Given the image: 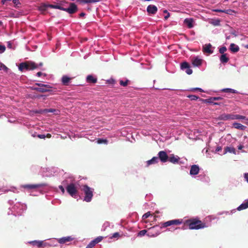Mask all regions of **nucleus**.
I'll return each instance as SVG.
<instances>
[{
	"label": "nucleus",
	"instance_id": "f257e3e1",
	"mask_svg": "<svg viewBox=\"0 0 248 248\" xmlns=\"http://www.w3.org/2000/svg\"><path fill=\"white\" fill-rule=\"evenodd\" d=\"M62 3L57 4H47L45 5V7L46 8H50L52 9H59L65 12H66L68 14L72 15L76 12H77L78 10V7L77 5L75 3H70L69 4V6L68 8H64L62 6Z\"/></svg>",
	"mask_w": 248,
	"mask_h": 248
},
{
	"label": "nucleus",
	"instance_id": "f03ea898",
	"mask_svg": "<svg viewBox=\"0 0 248 248\" xmlns=\"http://www.w3.org/2000/svg\"><path fill=\"white\" fill-rule=\"evenodd\" d=\"M26 209V204L16 202L15 203L14 206L9 208L10 211L8 212V214L14 215L15 216H21Z\"/></svg>",
	"mask_w": 248,
	"mask_h": 248
},
{
	"label": "nucleus",
	"instance_id": "7ed1b4c3",
	"mask_svg": "<svg viewBox=\"0 0 248 248\" xmlns=\"http://www.w3.org/2000/svg\"><path fill=\"white\" fill-rule=\"evenodd\" d=\"M189 229L190 230H199L207 228L209 225H206L205 223L197 218H193L186 220Z\"/></svg>",
	"mask_w": 248,
	"mask_h": 248
},
{
	"label": "nucleus",
	"instance_id": "20e7f679",
	"mask_svg": "<svg viewBox=\"0 0 248 248\" xmlns=\"http://www.w3.org/2000/svg\"><path fill=\"white\" fill-rule=\"evenodd\" d=\"M200 171V168L198 165H192L191 166L189 174L192 178H196L198 180L204 181V180L206 182H208L209 179L208 178H206L204 175H200L196 176Z\"/></svg>",
	"mask_w": 248,
	"mask_h": 248
},
{
	"label": "nucleus",
	"instance_id": "39448f33",
	"mask_svg": "<svg viewBox=\"0 0 248 248\" xmlns=\"http://www.w3.org/2000/svg\"><path fill=\"white\" fill-rule=\"evenodd\" d=\"M219 120L228 121L230 120H246V116L238 114L223 113L219 115L217 118Z\"/></svg>",
	"mask_w": 248,
	"mask_h": 248
},
{
	"label": "nucleus",
	"instance_id": "423d86ee",
	"mask_svg": "<svg viewBox=\"0 0 248 248\" xmlns=\"http://www.w3.org/2000/svg\"><path fill=\"white\" fill-rule=\"evenodd\" d=\"M82 191L84 192L85 196L84 197V201L87 202H90L93 197V192L94 189L86 185H83L81 189Z\"/></svg>",
	"mask_w": 248,
	"mask_h": 248
},
{
	"label": "nucleus",
	"instance_id": "0eeeda50",
	"mask_svg": "<svg viewBox=\"0 0 248 248\" xmlns=\"http://www.w3.org/2000/svg\"><path fill=\"white\" fill-rule=\"evenodd\" d=\"M36 85H37L38 87H33L32 89L33 90L37 91L40 93H45V92H51V90H50V88L52 87L48 84H44L42 83H35Z\"/></svg>",
	"mask_w": 248,
	"mask_h": 248
},
{
	"label": "nucleus",
	"instance_id": "6e6552de",
	"mask_svg": "<svg viewBox=\"0 0 248 248\" xmlns=\"http://www.w3.org/2000/svg\"><path fill=\"white\" fill-rule=\"evenodd\" d=\"M66 190L67 192L73 197L75 198L77 193V190L75 185L71 183L66 186Z\"/></svg>",
	"mask_w": 248,
	"mask_h": 248
},
{
	"label": "nucleus",
	"instance_id": "1a4fd4ad",
	"mask_svg": "<svg viewBox=\"0 0 248 248\" xmlns=\"http://www.w3.org/2000/svg\"><path fill=\"white\" fill-rule=\"evenodd\" d=\"M46 183H40V184H26V185H23L21 186V187L24 188V189H35L37 188H40L44 186H46Z\"/></svg>",
	"mask_w": 248,
	"mask_h": 248
},
{
	"label": "nucleus",
	"instance_id": "9d476101",
	"mask_svg": "<svg viewBox=\"0 0 248 248\" xmlns=\"http://www.w3.org/2000/svg\"><path fill=\"white\" fill-rule=\"evenodd\" d=\"M182 220L181 219H176L170 220L163 223L162 225L161 228L167 227L173 225H178L182 224Z\"/></svg>",
	"mask_w": 248,
	"mask_h": 248
},
{
	"label": "nucleus",
	"instance_id": "9b49d317",
	"mask_svg": "<svg viewBox=\"0 0 248 248\" xmlns=\"http://www.w3.org/2000/svg\"><path fill=\"white\" fill-rule=\"evenodd\" d=\"M158 158L161 162L163 163L166 162L168 160L169 156L167 153L164 151H161L158 153Z\"/></svg>",
	"mask_w": 248,
	"mask_h": 248
},
{
	"label": "nucleus",
	"instance_id": "f8f14e48",
	"mask_svg": "<svg viewBox=\"0 0 248 248\" xmlns=\"http://www.w3.org/2000/svg\"><path fill=\"white\" fill-rule=\"evenodd\" d=\"M181 69L186 70L185 72L187 75H191L192 73V70L190 68L189 64L187 62H183L181 64Z\"/></svg>",
	"mask_w": 248,
	"mask_h": 248
},
{
	"label": "nucleus",
	"instance_id": "ddd939ff",
	"mask_svg": "<svg viewBox=\"0 0 248 248\" xmlns=\"http://www.w3.org/2000/svg\"><path fill=\"white\" fill-rule=\"evenodd\" d=\"M74 240V238L71 236L62 237L60 238H57V242L60 244H64L67 242L71 241Z\"/></svg>",
	"mask_w": 248,
	"mask_h": 248
},
{
	"label": "nucleus",
	"instance_id": "4468645a",
	"mask_svg": "<svg viewBox=\"0 0 248 248\" xmlns=\"http://www.w3.org/2000/svg\"><path fill=\"white\" fill-rule=\"evenodd\" d=\"M202 61L198 56H196L192 59V64L194 67H199L202 64Z\"/></svg>",
	"mask_w": 248,
	"mask_h": 248
},
{
	"label": "nucleus",
	"instance_id": "2eb2a0df",
	"mask_svg": "<svg viewBox=\"0 0 248 248\" xmlns=\"http://www.w3.org/2000/svg\"><path fill=\"white\" fill-rule=\"evenodd\" d=\"M202 51L204 53H208L209 54H212L214 51L213 49H212V46L211 44L209 43L203 46Z\"/></svg>",
	"mask_w": 248,
	"mask_h": 248
},
{
	"label": "nucleus",
	"instance_id": "dca6fc26",
	"mask_svg": "<svg viewBox=\"0 0 248 248\" xmlns=\"http://www.w3.org/2000/svg\"><path fill=\"white\" fill-rule=\"evenodd\" d=\"M157 11V8L155 5H149L147 7V12L149 14L154 15L156 14Z\"/></svg>",
	"mask_w": 248,
	"mask_h": 248
},
{
	"label": "nucleus",
	"instance_id": "f3484780",
	"mask_svg": "<svg viewBox=\"0 0 248 248\" xmlns=\"http://www.w3.org/2000/svg\"><path fill=\"white\" fill-rule=\"evenodd\" d=\"M180 160V157L177 156L175 155L174 154H171L169 156L168 158V161H169L170 162L173 163V164H177L179 163V160Z\"/></svg>",
	"mask_w": 248,
	"mask_h": 248
},
{
	"label": "nucleus",
	"instance_id": "a211bd4d",
	"mask_svg": "<svg viewBox=\"0 0 248 248\" xmlns=\"http://www.w3.org/2000/svg\"><path fill=\"white\" fill-rule=\"evenodd\" d=\"M43 246L49 247H56L58 246L57 238L50 239L49 242L43 243Z\"/></svg>",
	"mask_w": 248,
	"mask_h": 248
},
{
	"label": "nucleus",
	"instance_id": "6ab92c4d",
	"mask_svg": "<svg viewBox=\"0 0 248 248\" xmlns=\"http://www.w3.org/2000/svg\"><path fill=\"white\" fill-rule=\"evenodd\" d=\"M28 244L32 245L33 246H37L38 248L41 247L43 245V241L33 240L28 241Z\"/></svg>",
	"mask_w": 248,
	"mask_h": 248
},
{
	"label": "nucleus",
	"instance_id": "aec40b11",
	"mask_svg": "<svg viewBox=\"0 0 248 248\" xmlns=\"http://www.w3.org/2000/svg\"><path fill=\"white\" fill-rule=\"evenodd\" d=\"M220 92H224V93H238L239 92L234 89H232V88H223L220 90ZM242 94H246V93H240Z\"/></svg>",
	"mask_w": 248,
	"mask_h": 248
},
{
	"label": "nucleus",
	"instance_id": "412c9836",
	"mask_svg": "<svg viewBox=\"0 0 248 248\" xmlns=\"http://www.w3.org/2000/svg\"><path fill=\"white\" fill-rule=\"evenodd\" d=\"M158 162V158L157 156H154L152 159L146 161V166L148 167L152 164H155Z\"/></svg>",
	"mask_w": 248,
	"mask_h": 248
},
{
	"label": "nucleus",
	"instance_id": "4be33fe9",
	"mask_svg": "<svg viewBox=\"0 0 248 248\" xmlns=\"http://www.w3.org/2000/svg\"><path fill=\"white\" fill-rule=\"evenodd\" d=\"M184 23L186 25L189 29L193 27V20L192 18H186L184 20Z\"/></svg>",
	"mask_w": 248,
	"mask_h": 248
},
{
	"label": "nucleus",
	"instance_id": "5701e85b",
	"mask_svg": "<svg viewBox=\"0 0 248 248\" xmlns=\"http://www.w3.org/2000/svg\"><path fill=\"white\" fill-rule=\"evenodd\" d=\"M232 125L234 128L241 130H245L246 128V126L236 122L233 123Z\"/></svg>",
	"mask_w": 248,
	"mask_h": 248
},
{
	"label": "nucleus",
	"instance_id": "b1692460",
	"mask_svg": "<svg viewBox=\"0 0 248 248\" xmlns=\"http://www.w3.org/2000/svg\"><path fill=\"white\" fill-rule=\"evenodd\" d=\"M224 151H225V152H224V154H225L227 153H232L234 155L236 154L235 149L232 147L227 146L225 148Z\"/></svg>",
	"mask_w": 248,
	"mask_h": 248
},
{
	"label": "nucleus",
	"instance_id": "393cba45",
	"mask_svg": "<svg viewBox=\"0 0 248 248\" xmlns=\"http://www.w3.org/2000/svg\"><path fill=\"white\" fill-rule=\"evenodd\" d=\"M213 99V97H211L209 98H207V99H204L203 100V102L204 103H209V104H212L213 105H220L221 104L220 103H218V102H214V100Z\"/></svg>",
	"mask_w": 248,
	"mask_h": 248
},
{
	"label": "nucleus",
	"instance_id": "a878e982",
	"mask_svg": "<svg viewBox=\"0 0 248 248\" xmlns=\"http://www.w3.org/2000/svg\"><path fill=\"white\" fill-rule=\"evenodd\" d=\"M27 62L28 70H31L36 69L38 67L37 64L33 62Z\"/></svg>",
	"mask_w": 248,
	"mask_h": 248
},
{
	"label": "nucleus",
	"instance_id": "bb28decb",
	"mask_svg": "<svg viewBox=\"0 0 248 248\" xmlns=\"http://www.w3.org/2000/svg\"><path fill=\"white\" fill-rule=\"evenodd\" d=\"M248 208V200L245 201L242 204H241L237 208V210L241 211L242 210L246 209Z\"/></svg>",
	"mask_w": 248,
	"mask_h": 248
},
{
	"label": "nucleus",
	"instance_id": "cd10ccee",
	"mask_svg": "<svg viewBox=\"0 0 248 248\" xmlns=\"http://www.w3.org/2000/svg\"><path fill=\"white\" fill-rule=\"evenodd\" d=\"M230 49L232 52L235 53L239 50V47L237 45L232 43L230 46Z\"/></svg>",
	"mask_w": 248,
	"mask_h": 248
},
{
	"label": "nucleus",
	"instance_id": "c85d7f7f",
	"mask_svg": "<svg viewBox=\"0 0 248 248\" xmlns=\"http://www.w3.org/2000/svg\"><path fill=\"white\" fill-rule=\"evenodd\" d=\"M86 80L88 83H95L97 82V78H94L91 75H89L87 77Z\"/></svg>",
	"mask_w": 248,
	"mask_h": 248
},
{
	"label": "nucleus",
	"instance_id": "c756f323",
	"mask_svg": "<svg viewBox=\"0 0 248 248\" xmlns=\"http://www.w3.org/2000/svg\"><path fill=\"white\" fill-rule=\"evenodd\" d=\"M28 67L27 62H21L19 64V65L18 66V69L20 71H23L24 69H26V70H28Z\"/></svg>",
	"mask_w": 248,
	"mask_h": 248
},
{
	"label": "nucleus",
	"instance_id": "7c9ffc66",
	"mask_svg": "<svg viewBox=\"0 0 248 248\" xmlns=\"http://www.w3.org/2000/svg\"><path fill=\"white\" fill-rule=\"evenodd\" d=\"M70 80V78L66 75H64L62 78V82L64 85H67Z\"/></svg>",
	"mask_w": 248,
	"mask_h": 248
},
{
	"label": "nucleus",
	"instance_id": "2f4dec72",
	"mask_svg": "<svg viewBox=\"0 0 248 248\" xmlns=\"http://www.w3.org/2000/svg\"><path fill=\"white\" fill-rule=\"evenodd\" d=\"M236 211V209H233L232 210L230 211H222V212H219L217 213V215L220 216L222 215H230L233 214Z\"/></svg>",
	"mask_w": 248,
	"mask_h": 248
},
{
	"label": "nucleus",
	"instance_id": "473e14b6",
	"mask_svg": "<svg viewBox=\"0 0 248 248\" xmlns=\"http://www.w3.org/2000/svg\"><path fill=\"white\" fill-rule=\"evenodd\" d=\"M229 58L226 54H222L220 57V61L223 63H227L229 61Z\"/></svg>",
	"mask_w": 248,
	"mask_h": 248
},
{
	"label": "nucleus",
	"instance_id": "72a5a7b5",
	"mask_svg": "<svg viewBox=\"0 0 248 248\" xmlns=\"http://www.w3.org/2000/svg\"><path fill=\"white\" fill-rule=\"evenodd\" d=\"M97 143L98 144H107L108 143V140L106 139L98 138L97 139Z\"/></svg>",
	"mask_w": 248,
	"mask_h": 248
},
{
	"label": "nucleus",
	"instance_id": "f704fd0d",
	"mask_svg": "<svg viewBox=\"0 0 248 248\" xmlns=\"http://www.w3.org/2000/svg\"><path fill=\"white\" fill-rule=\"evenodd\" d=\"M102 239H103L102 236H98V237H96V238H95L94 239H93V241L96 245V244L101 242Z\"/></svg>",
	"mask_w": 248,
	"mask_h": 248
},
{
	"label": "nucleus",
	"instance_id": "c9c22d12",
	"mask_svg": "<svg viewBox=\"0 0 248 248\" xmlns=\"http://www.w3.org/2000/svg\"><path fill=\"white\" fill-rule=\"evenodd\" d=\"M187 97L191 100H197L199 98V97L198 96H196L195 95H188Z\"/></svg>",
	"mask_w": 248,
	"mask_h": 248
},
{
	"label": "nucleus",
	"instance_id": "e433bc0d",
	"mask_svg": "<svg viewBox=\"0 0 248 248\" xmlns=\"http://www.w3.org/2000/svg\"><path fill=\"white\" fill-rule=\"evenodd\" d=\"M159 233H160L159 232H158V233H156L155 234H154V233H153L152 232H148L147 234V235L150 237H156L157 235H158L159 234Z\"/></svg>",
	"mask_w": 248,
	"mask_h": 248
},
{
	"label": "nucleus",
	"instance_id": "4c0bfd02",
	"mask_svg": "<svg viewBox=\"0 0 248 248\" xmlns=\"http://www.w3.org/2000/svg\"><path fill=\"white\" fill-rule=\"evenodd\" d=\"M8 68L2 63L0 62V70H3L7 71Z\"/></svg>",
	"mask_w": 248,
	"mask_h": 248
},
{
	"label": "nucleus",
	"instance_id": "58836bf2",
	"mask_svg": "<svg viewBox=\"0 0 248 248\" xmlns=\"http://www.w3.org/2000/svg\"><path fill=\"white\" fill-rule=\"evenodd\" d=\"M147 232V231L146 230H143L140 231L138 234V236H144Z\"/></svg>",
	"mask_w": 248,
	"mask_h": 248
},
{
	"label": "nucleus",
	"instance_id": "ea45409f",
	"mask_svg": "<svg viewBox=\"0 0 248 248\" xmlns=\"http://www.w3.org/2000/svg\"><path fill=\"white\" fill-rule=\"evenodd\" d=\"M128 81H129V80L128 79H126L125 81H124L123 80H121L120 81V84L123 86H126L127 85Z\"/></svg>",
	"mask_w": 248,
	"mask_h": 248
},
{
	"label": "nucleus",
	"instance_id": "a19ab883",
	"mask_svg": "<svg viewBox=\"0 0 248 248\" xmlns=\"http://www.w3.org/2000/svg\"><path fill=\"white\" fill-rule=\"evenodd\" d=\"M95 245V244L92 240L86 246V248H93Z\"/></svg>",
	"mask_w": 248,
	"mask_h": 248
},
{
	"label": "nucleus",
	"instance_id": "79ce46f5",
	"mask_svg": "<svg viewBox=\"0 0 248 248\" xmlns=\"http://www.w3.org/2000/svg\"><path fill=\"white\" fill-rule=\"evenodd\" d=\"M227 48L225 46H222L219 49V52L220 53L223 54L224 52L226 51Z\"/></svg>",
	"mask_w": 248,
	"mask_h": 248
},
{
	"label": "nucleus",
	"instance_id": "37998d69",
	"mask_svg": "<svg viewBox=\"0 0 248 248\" xmlns=\"http://www.w3.org/2000/svg\"><path fill=\"white\" fill-rule=\"evenodd\" d=\"M56 110L53 108H49V109H45L44 110L43 112H51L53 113L55 112Z\"/></svg>",
	"mask_w": 248,
	"mask_h": 248
},
{
	"label": "nucleus",
	"instance_id": "c03bdc74",
	"mask_svg": "<svg viewBox=\"0 0 248 248\" xmlns=\"http://www.w3.org/2000/svg\"><path fill=\"white\" fill-rule=\"evenodd\" d=\"M190 91H198L202 93L204 92V91L202 88H199V87L192 88L190 90Z\"/></svg>",
	"mask_w": 248,
	"mask_h": 248
},
{
	"label": "nucleus",
	"instance_id": "a18cd8bd",
	"mask_svg": "<svg viewBox=\"0 0 248 248\" xmlns=\"http://www.w3.org/2000/svg\"><path fill=\"white\" fill-rule=\"evenodd\" d=\"M100 1V0H86L85 3H96Z\"/></svg>",
	"mask_w": 248,
	"mask_h": 248
},
{
	"label": "nucleus",
	"instance_id": "49530a36",
	"mask_svg": "<svg viewBox=\"0 0 248 248\" xmlns=\"http://www.w3.org/2000/svg\"><path fill=\"white\" fill-rule=\"evenodd\" d=\"M151 215V213L150 212H148L146 213H145L143 216H142V218L143 219H146L147 218H148V217H149Z\"/></svg>",
	"mask_w": 248,
	"mask_h": 248
},
{
	"label": "nucleus",
	"instance_id": "de8ad7c7",
	"mask_svg": "<svg viewBox=\"0 0 248 248\" xmlns=\"http://www.w3.org/2000/svg\"><path fill=\"white\" fill-rule=\"evenodd\" d=\"M6 47L3 45H0V53H3L5 50Z\"/></svg>",
	"mask_w": 248,
	"mask_h": 248
},
{
	"label": "nucleus",
	"instance_id": "09e8293b",
	"mask_svg": "<svg viewBox=\"0 0 248 248\" xmlns=\"http://www.w3.org/2000/svg\"><path fill=\"white\" fill-rule=\"evenodd\" d=\"M120 236V234L119 232H115L113 234V235H112V236H111L110 238H118Z\"/></svg>",
	"mask_w": 248,
	"mask_h": 248
},
{
	"label": "nucleus",
	"instance_id": "8fccbe9b",
	"mask_svg": "<svg viewBox=\"0 0 248 248\" xmlns=\"http://www.w3.org/2000/svg\"><path fill=\"white\" fill-rule=\"evenodd\" d=\"M207 218H208L210 220L219 219L218 217L214 216H209L207 217Z\"/></svg>",
	"mask_w": 248,
	"mask_h": 248
},
{
	"label": "nucleus",
	"instance_id": "3c124183",
	"mask_svg": "<svg viewBox=\"0 0 248 248\" xmlns=\"http://www.w3.org/2000/svg\"><path fill=\"white\" fill-rule=\"evenodd\" d=\"M107 82L108 83V84H114L115 82V81L114 79L113 78H110L109 79H108L107 80Z\"/></svg>",
	"mask_w": 248,
	"mask_h": 248
},
{
	"label": "nucleus",
	"instance_id": "603ef678",
	"mask_svg": "<svg viewBox=\"0 0 248 248\" xmlns=\"http://www.w3.org/2000/svg\"><path fill=\"white\" fill-rule=\"evenodd\" d=\"M59 189L61 190L62 193L63 194L65 192V189L63 185H60L59 186Z\"/></svg>",
	"mask_w": 248,
	"mask_h": 248
},
{
	"label": "nucleus",
	"instance_id": "864d4df0",
	"mask_svg": "<svg viewBox=\"0 0 248 248\" xmlns=\"http://www.w3.org/2000/svg\"><path fill=\"white\" fill-rule=\"evenodd\" d=\"M223 98L220 96H217V97H213V99L214 101H217V100H223Z\"/></svg>",
	"mask_w": 248,
	"mask_h": 248
},
{
	"label": "nucleus",
	"instance_id": "5fc2aeb1",
	"mask_svg": "<svg viewBox=\"0 0 248 248\" xmlns=\"http://www.w3.org/2000/svg\"><path fill=\"white\" fill-rule=\"evenodd\" d=\"M62 185L64 186H67V185H69L68 184V181L65 180H64L62 181Z\"/></svg>",
	"mask_w": 248,
	"mask_h": 248
},
{
	"label": "nucleus",
	"instance_id": "6e6d98bb",
	"mask_svg": "<svg viewBox=\"0 0 248 248\" xmlns=\"http://www.w3.org/2000/svg\"><path fill=\"white\" fill-rule=\"evenodd\" d=\"M244 177L245 181L248 183V172L244 174Z\"/></svg>",
	"mask_w": 248,
	"mask_h": 248
},
{
	"label": "nucleus",
	"instance_id": "4d7b16f0",
	"mask_svg": "<svg viewBox=\"0 0 248 248\" xmlns=\"http://www.w3.org/2000/svg\"><path fill=\"white\" fill-rule=\"evenodd\" d=\"M213 24L215 26H218L220 25V21L218 20H217L215 22H214Z\"/></svg>",
	"mask_w": 248,
	"mask_h": 248
},
{
	"label": "nucleus",
	"instance_id": "13d9d810",
	"mask_svg": "<svg viewBox=\"0 0 248 248\" xmlns=\"http://www.w3.org/2000/svg\"><path fill=\"white\" fill-rule=\"evenodd\" d=\"M231 33L233 35H234V36H237V32L234 31V30H232L231 31Z\"/></svg>",
	"mask_w": 248,
	"mask_h": 248
},
{
	"label": "nucleus",
	"instance_id": "bf43d9fd",
	"mask_svg": "<svg viewBox=\"0 0 248 248\" xmlns=\"http://www.w3.org/2000/svg\"><path fill=\"white\" fill-rule=\"evenodd\" d=\"M13 2L16 5H18V4H20L19 0H13Z\"/></svg>",
	"mask_w": 248,
	"mask_h": 248
},
{
	"label": "nucleus",
	"instance_id": "052dcab7",
	"mask_svg": "<svg viewBox=\"0 0 248 248\" xmlns=\"http://www.w3.org/2000/svg\"><path fill=\"white\" fill-rule=\"evenodd\" d=\"M38 137L40 139H45L46 137V136L44 134H39L38 135Z\"/></svg>",
	"mask_w": 248,
	"mask_h": 248
},
{
	"label": "nucleus",
	"instance_id": "680f3d73",
	"mask_svg": "<svg viewBox=\"0 0 248 248\" xmlns=\"http://www.w3.org/2000/svg\"><path fill=\"white\" fill-rule=\"evenodd\" d=\"M221 150H222V148L220 146H218L217 147V148L216 149V152H218L220 151Z\"/></svg>",
	"mask_w": 248,
	"mask_h": 248
},
{
	"label": "nucleus",
	"instance_id": "e2e57ef3",
	"mask_svg": "<svg viewBox=\"0 0 248 248\" xmlns=\"http://www.w3.org/2000/svg\"><path fill=\"white\" fill-rule=\"evenodd\" d=\"M170 16V14L169 13H167V14H166V15H165L164 16V18L165 20H167Z\"/></svg>",
	"mask_w": 248,
	"mask_h": 248
},
{
	"label": "nucleus",
	"instance_id": "0e129e2a",
	"mask_svg": "<svg viewBox=\"0 0 248 248\" xmlns=\"http://www.w3.org/2000/svg\"><path fill=\"white\" fill-rule=\"evenodd\" d=\"M244 148V146L242 144H239L237 146V148L238 150H242Z\"/></svg>",
	"mask_w": 248,
	"mask_h": 248
},
{
	"label": "nucleus",
	"instance_id": "69168bd1",
	"mask_svg": "<svg viewBox=\"0 0 248 248\" xmlns=\"http://www.w3.org/2000/svg\"><path fill=\"white\" fill-rule=\"evenodd\" d=\"M214 11L217 12H222V13L225 12L224 10H219V9H216L214 10Z\"/></svg>",
	"mask_w": 248,
	"mask_h": 248
},
{
	"label": "nucleus",
	"instance_id": "338daca9",
	"mask_svg": "<svg viewBox=\"0 0 248 248\" xmlns=\"http://www.w3.org/2000/svg\"><path fill=\"white\" fill-rule=\"evenodd\" d=\"M43 73L41 72H39L38 73H37L36 74V76L38 77L41 76L42 75H43Z\"/></svg>",
	"mask_w": 248,
	"mask_h": 248
},
{
	"label": "nucleus",
	"instance_id": "774afa93",
	"mask_svg": "<svg viewBox=\"0 0 248 248\" xmlns=\"http://www.w3.org/2000/svg\"><path fill=\"white\" fill-rule=\"evenodd\" d=\"M85 15V14L84 13H81L79 15V16L80 17L84 16Z\"/></svg>",
	"mask_w": 248,
	"mask_h": 248
}]
</instances>
